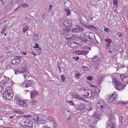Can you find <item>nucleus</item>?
I'll use <instances>...</instances> for the list:
<instances>
[{"label": "nucleus", "mask_w": 128, "mask_h": 128, "mask_svg": "<svg viewBox=\"0 0 128 128\" xmlns=\"http://www.w3.org/2000/svg\"><path fill=\"white\" fill-rule=\"evenodd\" d=\"M7 83L6 80H3L0 83V91L1 92H3L5 85L7 84Z\"/></svg>", "instance_id": "obj_14"}, {"label": "nucleus", "mask_w": 128, "mask_h": 128, "mask_svg": "<svg viewBox=\"0 0 128 128\" xmlns=\"http://www.w3.org/2000/svg\"><path fill=\"white\" fill-rule=\"evenodd\" d=\"M118 1L117 0H114L113 1V4L115 5H116L118 3Z\"/></svg>", "instance_id": "obj_46"}, {"label": "nucleus", "mask_w": 128, "mask_h": 128, "mask_svg": "<svg viewBox=\"0 0 128 128\" xmlns=\"http://www.w3.org/2000/svg\"><path fill=\"white\" fill-rule=\"evenodd\" d=\"M32 122L29 120V121L28 122L27 124L26 125V126H28L29 127H31L32 126Z\"/></svg>", "instance_id": "obj_33"}, {"label": "nucleus", "mask_w": 128, "mask_h": 128, "mask_svg": "<svg viewBox=\"0 0 128 128\" xmlns=\"http://www.w3.org/2000/svg\"><path fill=\"white\" fill-rule=\"evenodd\" d=\"M117 96V95L115 94H112L108 98V102L109 103L112 102L116 99Z\"/></svg>", "instance_id": "obj_12"}, {"label": "nucleus", "mask_w": 128, "mask_h": 128, "mask_svg": "<svg viewBox=\"0 0 128 128\" xmlns=\"http://www.w3.org/2000/svg\"><path fill=\"white\" fill-rule=\"evenodd\" d=\"M28 27L27 26H25L23 27L22 31L24 32H26L28 30Z\"/></svg>", "instance_id": "obj_36"}, {"label": "nucleus", "mask_w": 128, "mask_h": 128, "mask_svg": "<svg viewBox=\"0 0 128 128\" xmlns=\"http://www.w3.org/2000/svg\"><path fill=\"white\" fill-rule=\"evenodd\" d=\"M54 128H58V126L57 125L56 123H54L53 126Z\"/></svg>", "instance_id": "obj_45"}, {"label": "nucleus", "mask_w": 128, "mask_h": 128, "mask_svg": "<svg viewBox=\"0 0 128 128\" xmlns=\"http://www.w3.org/2000/svg\"><path fill=\"white\" fill-rule=\"evenodd\" d=\"M35 83L33 82L32 80H30L27 81H25L22 84V86L26 88H27L28 87L34 85Z\"/></svg>", "instance_id": "obj_8"}, {"label": "nucleus", "mask_w": 128, "mask_h": 128, "mask_svg": "<svg viewBox=\"0 0 128 128\" xmlns=\"http://www.w3.org/2000/svg\"><path fill=\"white\" fill-rule=\"evenodd\" d=\"M122 103L123 104H128V101H123L122 102Z\"/></svg>", "instance_id": "obj_48"}, {"label": "nucleus", "mask_w": 128, "mask_h": 128, "mask_svg": "<svg viewBox=\"0 0 128 128\" xmlns=\"http://www.w3.org/2000/svg\"><path fill=\"white\" fill-rule=\"evenodd\" d=\"M46 118L42 115L39 116L38 124H44L46 122Z\"/></svg>", "instance_id": "obj_11"}, {"label": "nucleus", "mask_w": 128, "mask_h": 128, "mask_svg": "<svg viewBox=\"0 0 128 128\" xmlns=\"http://www.w3.org/2000/svg\"><path fill=\"white\" fill-rule=\"evenodd\" d=\"M83 68H86V66H84L83 67Z\"/></svg>", "instance_id": "obj_63"}, {"label": "nucleus", "mask_w": 128, "mask_h": 128, "mask_svg": "<svg viewBox=\"0 0 128 128\" xmlns=\"http://www.w3.org/2000/svg\"><path fill=\"white\" fill-rule=\"evenodd\" d=\"M86 94L82 95L84 96V98H86L88 97V98H91L92 97H94V95L93 94V92H92L91 90H87Z\"/></svg>", "instance_id": "obj_9"}, {"label": "nucleus", "mask_w": 128, "mask_h": 128, "mask_svg": "<svg viewBox=\"0 0 128 128\" xmlns=\"http://www.w3.org/2000/svg\"><path fill=\"white\" fill-rule=\"evenodd\" d=\"M77 28H74L72 30V31L74 32L80 33L83 31V29L80 26L78 25Z\"/></svg>", "instance_id": "obj_15"}, {"label": "nucleus", "mask_w": 128, "mask_h": 128, "mask_svg": "<svg viewBox=\"0 0 128 128\" xmlns=\"http://www.w3.org/2000/svg\"><path fill=\"white\" fill-rule=\"evenodd\" d=\"M88 51L85 50H78L75 51V53L77 55H85L88 53Z\"/></svg>", "instance_id": "obj_13"}, {"label": "nucleus", "mask_w": 128, "mask_h": 128, "mask_svg": "<svg viewBox=\"0 0 128 128\" xmlns=\"http://www.w3.org/2000/svg\"><path fill=\"white\" fill-rule=\"evenodd\" d=\"M21 99L20 97H19V96L17 95H15V96L14 99L17 102L18 101L20 100Z\"/></svg>", "instance_id": "obj_37"}, {"label": "nucleus", "mask_w": 128, "mask_h": 128, "mask_svg": "<svg viewBox=\"0 0 128 128\" xmlns=\"http://www.w3.org/2000/svg\"><path fill=\"white\" fill-rule=\"evenodd\" d=\"M30 98L32 99H34L37 96H38V92L36 91L31 92H30Z\"/></svg>", "instance_id": "obj_19"}, {"label": "nucleus", "mask_w": 128, "mask_h": 128, "mask_svg": "<svg viewBox=\"0 0 128 128\" xmlns=\"http://www.w3.org/2000/svg\"><path fill=\"white\" fill-rule=\"evenodd\" d=\"M67 22V24L70 27L72 24V20L70 19H66Z\"/></svg>", "instance_id": "obj_34"}, {"label": "nucleus", "mask_w": 128, "mask_h": 128, "mask_svg": "<svg viewBox=\"0 0 128 128\" xmlns=\"http://www.w3.org/2000/svg\"><path fill=\"white\" fill-rule=\"evenodd\" d=\"M28 100L24 101L20 99L16 102V103L22 107H26L28 105Z\"/></svg>", "instance_id": "obj_7"}, {"label": "nucleus", "mask_w": 128, "mask_h": 128, "mask_svg": "<svg viewBox=\"0 0 128 128\" xmlns=\"http://www.w3.org/2000/svg\"><path fill=\"white\" fill-rule=\"evenodd\" d=\"M80 75L79 74H76L75 76V78H76L79 79L80 77Z\"/></svg>", "instance_id": "obj_43"}, {"label": "nucleus", "mask_w": 128, "mask_h": 128, "mask_svg": "<svg viewBox=\"0 0 128 128\" xmlns=\"http://www.w3.org/2000/svg\"><path fill=\"white\" fill-rule=\"evenodd\" d=\"M124 120V117L122 116H119V122L121 123L123 122Z\"/></svg>", "instance_id": "obj_38"}, {"label": "nucleus", "mask_w": 128, "mask_h": 128, "mask_svg": "<svg viewBox=\"0 0 128 128\" xmlns=\"http://www.w3.org/2000/svg\"><path fill=\"white\" fill-rule=\"evenodd\" d=\"M118 36L119 37H121L122 36V34L120 33H118Z\"/></svg>", "instance_id": "obj_56"}, {"label": "nucleus", "mask_w": 128, "mask_h": 128, "mask_svg": "<svg viewBox=\"0 0 128 128\" xmlns=\"http://www.w3.org/2000/svg\"><path fill=\"white\" fill-rule=\"evenodd\" d=\"M48 120L50 122L54 121V118L51 116H49L48 117Z\"/></svg>", "instance_id": "obj_40"}, {"label": "nucleus", "mask_w": 128, "mask_h": 128, "mask_svg": "<svg viewBox=\"0 0 128 128\" xmlns=\"http://www.w3.org/2000/svg\"><path fill=\"white\" fill-rule=\"evenodd\" d=\"M58 68L60 72H62L61 68L60 66H58Z\"/></svg>", "instance_id": "obj_58"}, {"label": "nucleus", "mask_w": 128, "mask_h": 128, "mask_svg": "<svg viewBox=\"0 0 128 128\" xmlns=\"http://www.w3.org/2000/svg\"><path fill=\"white\" fill-rule=\"evenodd\" d=\"M67 44L69 46L72 48L76 46V45H75L74 42L72 40V41H69L67 42Z\"/></svg>", "instance_id": "obj_23"}, {"label": "nucleus", "mask_w": 128, "mask_h": 128, "mask_svg": "<svg viewBox=\"0 0 128 128\" xmlns=\"http://www.w3.org/2000/svg\"><path fill=\"white\" fill-rule=\"evenodd\" d=\"M31 53L32 55H34V56H35L36 55V53H35L33 51H32L31 52Z\"/></svg>", "instance_id": "obj_57"}, {"label": "nucleus", "mask_w": 128, "mask_h": 128, "mask_svg": "<svg viewBox=\"0 0 128 128\" xmlns=\"http://www.w3.org/2000/svg\"><path fill=\"white\" fill-rule=\"evenodd\" d=\"M90 40L91 42L90 43H92L91 44L92 46H94L96 45L98 43V42L95 38L92 39H90Z\"/></svg>", "instance_id": "obj_26"}, {"label": "nucleus", "mask_w": 128, "mask_h": 128, "mask_svg": "<svg viewBox=\"0 0 128 128\" xmlns=\"http://www.w3.org/2000/svg\"><path fill=\"white\" fill-rule=\"evenodd\" d=\"M18 113L19 114H22V112H20V111H19L18 112Z\"/></svg>", "instance_id": "obj_62"}, {"label": "nucleus", "mask_w": 128, "mask_h": 128, "mask_svg": "<svg viewBox=\"0 0 128 128\" xmlns=\"http://www.w3.org/2000/svg\"><path fill=\"white\" fill-rule=\"evenodd\" d=\"M118 76H119L121 81L125 83H128V76H126L124 74H118Z\"/></svg>", "instance_id": "obj_5"}, {"label": "nucleus", "mask_w": 128, "mask_h": 128, "mask_svg": "<svg viewBox=\"0 0 128 128\" xmlns=\"http://www.w3.org/2000/svg\"><path fill=\"white\" fill-rule=\"evenodd\" d=\"M37 103V101L34 100H32L30 102V104L32 105H36Z\"/></svg>", "instance_id": "obj_39"}, {"label": "nucleus", "mask_w": 128, "mask_h": 128, "mask_svg": "<svg viewBox=\"0 0 128 128\" xmlns=\"http://www.w3.org/2000/svg\"><path fill=\"white\" fill-rule=\"evenodd\" d=\"M21 57H18L12 59L11 61L12 64L13 65H17L20 62Z\"/></svg>", "instance_id": "obj_10"}, {"label": "nucleus", "mask_w": 128, "mask_h": 128, "mask_svg": "<svg viewBox=\"0 0 128 128\" xmlns=\"http://www.w3.org/2000/svg\"><path fill=\"white\" fill-rule=\"evenodd\" d=\"M22 53L24 55H26V53L25 52H22Z\"/></svg>", "instance_id": "obj_61"}, {"label": "nucleus", "mask_w": 128, "mask_h": 128, "mask_svg": "<svg viewBox=\"0 0 128 128\" xmlns=\"http://www.w3.org/2000/svg\"><path fill=\"white\" fill-rule=\"evenodd\" d=\"M16 74H18L19 73H24L26 72V70L25 68H22L19 69L17 68L14 70Z\"/></svg>", "instance_id": "obj_16"}, {"label": "nucleus", "mask_w": 128, "mask_h": 128, "mask_svg": "<svg viewBox=\"0 0 128 128\" xmlns=\"http://www.w3.org/2000/svg\"><path fill=\"white\" fill-rule=\"evenodd\" d=\"M86 78L87 79L90 81L92 80L94 78V77L91 76L87 77H86Z\"/></svg>", "instance_id": "obj_41"}, {"label": "nucleus", "mask_w": 128, "mask_h": 128, "mask_svg": "<svg viewBox=\"0 0 128 128\" xmlns=\"http://www.w3.org/2000/svg\"><path fill=\"white\" fill-rule=\"evenodd\" d=\"M94 119H93V118H92V124H94L96 123L97 122V121H98V120H96L97 118L96 119V118L95 117H94Z\"/></svg>", "instance_id": "obj_32"}, {"label": "nucleus", "mask_w": 128, "mask_h": 128, "mask_svg": "<svg viewBox=\"0 0 128 128\" xmlns=\"http://www.w3.org/2000/svg\"><path fill=\"white\" fill-rule=\"evenodd\" d=\"M32 39L34 42L37 41L39 39V35L36 34H35L32 37Z\"/></svg>", "instance_id": "obj_21"}, {"label": "nucleus", "mask_w": 128, "mask_h": 128, "mask_svg": "<svg viewBox=\"0 0 128 128\" xmlns=\"http://www.w3.org/2000/svg\"><path fill=\"white\" fill-rule=\"evenodd\" d=\"M22 7L25 8L28 7V5L26 3H24L22 4Z\"/></svg>", "instance_id": "obj_44"}, {"label": "nucleus", "mask_w": 128, "mask_h": 128, "mask_svg": "<svg viewBox=\"0 0 128 128\" xmlns=\"http://www.w3.org/2000/svg\"><path fill=\"white\" fill-rule=\"evenodd\" d=\"M63 30L64 31H65V32L66 31H69L70 30V29H68L66 28H64L63 29Z\"/></svg>", "instance_id": "obj_50"}, {"label": "nucleus", "mask_w": 128, "mask_h": 128, "mask_svg": "<svg viewBox=\"0 0 128 128\" xmlns=\"http://www.w3.org/2000/svg\"><path fill=\"white\" fill-rule=\"evenodd\" d=\"M109 29L107 28H105L104 29V30L106 32H107L108 31Z\"/></svg>", "instance_id": "obj_53"}, {"label": "nucleus", "mask_w": 128, "mask_h": 128, "mask_svg": "<svg viewBox=\"0 0 128 128\" xmlns=\"http://www.w3.org/2000/svg\"><path fill=\"white\" fill-rule=\"evenodd\" d=\"M112 78V82L113 84H114L116 86V89L118 90H123V88L126 86V84L118 80L116 78L113 77Z\"/></svg>", "instance_id": "obj_1"}, {"label": "nucleus", "mask_w": 128, "mask_h": 128, "mask_svg": "<svg viewBox=\"0 0 128 128\" xmlns=\"http://www.w3.org/2000/svg\"><path fill=\"white\" fill-rule=\"evenodd\" d=\"M82 98L80 97V96H74V94H73V98H76L77 100H84V96H82Z\"/></svg>", "instance_id": "obj_27"}, {"label": "nucleus", "mask_w": 128, "mask_h": 128, "mask_svg": "<svg viewBox=\"0 0 128 128\" xmlns=\"http://www.w3.org/2000/svg\"><path fill=\"white\" fill-rule=\"evenodd\" d=\"M52 5H50L49 6V10H51V8H52Z\"/></svg>", "instance_id": "obj_59"}, {"label": "nucleus", "mask_w": 128, "mask_h": 128, "mask_svg": "<svg viewBox=\"0 0 128 128\" xmlns=\"http://www.w3.org/2000/svg\"><path fill=\"white\" fill-rule=\"evenodd\" d=\"M29 120L26 118L25 117L22 118V120L20 122L22 124L26 126L28 122L29 121Z\"/></svg>", "instance_id": "obj_17"}, {"label": "nucleus", "mask_w": 128, "mask_h": 128, "mask_svg": "<svg viewBox=\"0 0 128 128\" xmlns=\"http://www.w3.org/2000/svg\"><path fill=\"white\" fill-rule=\"evenodd\" d=\"M90 29L91 28H95V27L93 25H90Z\"/></svg>", "instance_id": "obj_52"}, {"label": "nucleus", "mask_w": 128, "mask_h": 128, "mask_svg": "<svg viewBox=\"0 0 128 128\" xmlns=\"http://www.w3.org/2000/svg\"><path fill=\"white\" fill-rule=\"evenodd\" d=\"M73 58L74 60H77L79 59V57H73Z\"/></svg>", "instance_id": "obj_49"}, {"label": "nucleus", "mask_w": 128, "mask_h": 128, "mask_svg": "<svg viewBox=\"0 0 128 128\" xmlns=\"http://www.w3.org/2000/svg\"><path fill=\"white\" fill-rule=\"evenodd\" d=\"M7 28V26H4V28L2 30L1 32V33L2 34H3L4 32L6 30Z\"/></svg>", "instance_id": "obj_35"}, {"label": "nucleus", "mask_w": 128, "mask_h": 128, "mask_svg": "<svg viewBox=\"0 0 128 128\" xmlns=\"http://www.w3.org/2000/svg\"><path fill=\"white\" fill-rule=\"evenodd\" d=\"M29 73L28 72H27L25 73L24 74H23V75L24 76L25 78H26L27 77H28Z\"/></svg>", "instance_id": "obj_42"}, {"label": "nucleus", "mask_w": 128, "mask_h": 128, "mask_svg": "<svg viewBox=\"0 0 128 128\" xmlns=\"http://www.w3.org/2000/svg\"><path fill=\"white\" fill-rule=\"evenodd\" d=\"M62 81L64 82L65 80V78L64 76H62Z\"/></svg>", "instance_id": "obj_47"}, {"label": "nucleus", "mask_w": 128, "mask_h": 128, "mask_svg": "<svg viewBox=\"0 0 128 128\" xmlns=\"http://www.w3.org/2000/svg\"><path fill=\"white\" fill-rule=\"evenodd\" d=\"M14 116H10V118L11 119H12L13 118H14Z\"/></svg>", "instance_id": "obj_60"}, {"label": "nucleus", "mask_w": 128, "mask_h": 128, "mask_svg": "<svg viewBox=\"0 0 128 128\" xmlns=\"http://www.w3.org/2000/svg\"><path fill=\"white\" fill-rule=\"evenodd\" d=\"M32 118L33 121L38 124L39 116H37L36 115L34 116H33Z\"/></svg>", "instance_id": "obj_24"}, {"label": "nucleus", "mask_w": 128, "mask_h": 128, "mask_svg": "<svg viewBox=\"0 0 128 128\" xmlns=\"http://www.w3.org/2000/svg\"><path fill=\"white\" fill-rule=\"evenodd\" d=\"M74 36L73 34H67L66 36H65V39L67 40H68L69 39H71Z\"/></svg>", "instance_id": "obj_25"}, {"label": "nucleus", "mask_w": 128, "mask_h": 128, "mask_svg": "<svg viewBox=\"0 0 128 128\" xmlns=\"http://www.w3.org/2000/svg\"><path fill=\"white\" fill-rule=\"evenodd\" d=\"M88 90V89H85L83 88H81L79 90L78 92L80 94L82 95L81 96H83L82 95L86 94L87 92V90Z\"/></svg>", "instance_id": "obj_20"}, {"label": "nucleus", "mask_w": 128, "mask_h": 128, "mask_svg": "<svg viewBox=\"0 0 128 128\" xmlns=\"http://www.w3.org/2000/svg\"><path fill=\"white\" fill-rule=\"evenodd\" d=\"M105 41L108 42L106 44L107 46H108L111 44L112 41L110 39L107 38L105 40Z\"/></svg>", "instance_id": "obj_29"}, {"label": "nucleus", "mask_w": 128, "mask_h": 128, "mask_svg": "<svg viewBox=\"0 0 128 128\" xmlns=\"http://www.w3.org/2000/svg\"><path fill=\"white\" fill-rule=\"evenodd\" d=\"M106 103L103 100H100L96 104V106L99 108L102 109L106 106Z\"/></svg>", "instance_id": "obj_4"}, {"label": "nucleus", "mask_w": 128, "mask_h": 128, "mask_svg": "<svg viewBox=\"0 0 128 128\" xmlns=\"http://www.w3.org/2000/svg\"><path fill=\"white\" fill-rule=\"evenodd\" d=\"M109 119L107 127L108 128H116V124L113 123L116 119V117L114 114H112L108 116Z\"/></svg>", "instance_id": "obj_2"}, {"label": "nucleus", "mask_w": 128, "mask_h": 128, "mask_svg": "<svg viewBox=\"0 0 128 128\" xmlns=\"http://www.w3.org/2000/svg\"><path fill=\"white\" fill-rule=\"evenodd\" d=\"M93 116L94 117H95L97 119H98V118L100 119V118H102L103 117V115L96 112H94L93 115Z\"/></svg>", "instance_id": "obj_18"}, {"label": "nucleus", "mask_w": 128, "mask_h": 128, "mask_svg": "<svg viewBox=\"0 0 128 128\" xmlns=\"http://www.w3.org/2000/svg\"><path fill=\"white\" fill-rule=\"evenodd\" d=\"M4 91L3 95L4 98L8 100H10L12 99L13 96V94L10 90L6 88Z\"/></svg>", "instance_id": "obj_3"}, {"label": "nucleus", "mask_w": 128, "mask_h": 128, "mask_svg": "<svg viewBox=\"0 0 128 128\" xmlns=\"http://www.w3.org/2000/svg\"><path fill=\"white\" fill-rule=\"evenodd\" d=\"M99 60V58L97 56H96L93 58L92 60V62H97Z\"/></svg>", "instance_id": "obj_30"}, {"label": "nucleus", "mask_w": 128, "mask_h": 128, "mask_svg": "<svg viewBox=\"0 0 128 128\" xmlns=\"http://www.w3.org/2000/svg\"><path fill=\"white\" fill-rule=\"evenodd\" d=\"M84 105L80 104L79 105H76L75 106V108L78 110H81L82 109L84 108Z\"/></svg>", "instance_id": "obj_22"}, {"label": "nucleus", "mask_w": 128, "mask_h": 128, "mask_svg": "<svg viewBox=\"0 0 128 128\" xmlns=\"http://www.w3.org/2000/svg\"><path fill=\"white\" fill-rule=\"evenodd\" d=\"M67 23L66 20L64 21H63L62 22L63 26L65 27H70L69 26L68 24Z\"/></svg>", "instance_id": "obj_28"}, {"label": "nucleus", "mask_w": 128, "mask_h": 128, "mask_svg": "<svg viewBox=\"0 0 128 128\" xmlns=\"http://www.w3.org/2000/svg\"><path fill=\"white\" fill-rule=\"evenodd\" d=\"M35 45V46L34 47V48H38L39 45L38 44H36Z\"/></svg>", "instance_id": "obj_54"}, {"label": "nucleus", "mask_w": 128, "mask_h": 128, "mask_svg": "<svg viewBox=\"0 0 128 128\" xmlns=\"http://www.w3.org/2000/svg\"><path fill=\"white\" fill-rule=\"evenodd\" d=\"M24 117L25 118H26V117H28V118L31 117V118H32V117H33V116H31V115H26V116H24Z\"/></svg>", "instance_id": "obj_51"}, {"label": "nucleus", "mask_w": 128, "mask_h": 128, "mask_svg": "<svg viewBox=\"0 0 128 128\" xmlns=\"http://www.w3.org/2000/svg\"><path fill=\"white\" fill-rule=\"evenodd\" d=\"M84 26L86 28H87L88 29H90V26L88 25H86L85 24L84 25Z\"/></svg>", "instance_id": "obj_55"}, {"label": "nucleus", "mask_w": 128, "mask_h": 128, "mask_svg": "<svg viewBox=\"0 0 128 128\" xmlns=\"http://www.w3.org/2000/svg\"><path fill=\"white\" fill-rule=\"evenodd\" d=\"M90 33L88 32H85L83 35V38L81 39V40L84 42H86L88 40H90Z\"/></svg>", "instance_id": "obj_6"}, {"label": "nucleus", "mask_w": 128, "mask_h": 128, "mask_svg": "<svg viewBox=\"0 0 128 128\" xmlns=\"http://www.w3.org/2000/svg\"><path fill=\"white\" fill-rule=\"evenodd\" d=\"M92 109V108H89V109L88 110L89 111L90 110Z\"/></svg>", "instance_id": "obj_64"}, {"label": "nucleus", "mask_w": 128, "mask_h": 128, "mask_svg": "<svg viewBox=\"0 0 128 128\" xmlns=\"http://www.w3.org/2000/svg\"><path fill=\"white\" fill-rule=\"evenodd\" d=\"M65 11L66 13V15L68 16L70 15V10L68 8H66L65 9Z\"/></svg>", "instance_id": "obj_31"}]
</instances>
